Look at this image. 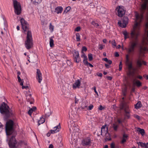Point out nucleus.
I'll return each instance as SVG.
<instances>
[{"label":"nucleus","mask_w":148,"mask_h":148,"mask_svg":"<svg viewBox=\"0 0 148 148\" xmlns=\"http://www.w3.org/2000/svg\"><path fill=\"white\" fill-rule=\"evenodd\" d=\"M60 128L61 127L60 125V124L59 123L58 125L54 127V129L53 130H50L51 133L53 134L56 133H57L59 131Z\"/></svg>","instance_id":"obj_15"},{"label":"nucleus","mask_w":148,"mask_h":148,"mask_svg":"<svg viewBox=\"0 0 148 148\" xmlns=\"http://www.w3.org/2000/svg\"><path fill=\"white\" fill-rule=\"evenodd\" d=\"M49 148H53V145L52 144H50L49 147Z\"/></svg>","instance_id":"obj_63"},{"label":"nucleus","mask_w":148,"mask_h":148,"mask_svg":"<svg viewBox=\"0 0 148 148\" xmlns=\"http://www.w3.org/2000/svg\"><path fill=\"white\" fill-rule=\"evenodd\" d=\"M112 44L113 46H114V47H116V42L114 40H113L112 42Z\"/></svg>","instance_id":"obj_39"},{"label":"nucleus","mask_w":148,"mask_h":148,"mask_svg":"<svg viewBox=\"0 0 148 148\" xmlns=\"http://www.w3.org/2000/svg\"><path fill=\"white\" fill-rule=\"evenodd\" d=\"M140 56H139L138 59L136 61V64L138 67H140L142 65V63L141 60L140 59Z\"/></svg>","instance_id":"obj_24"},{"label":"nucleus","mask_w":148,"mask_h":148,"mask_svg":"<svg viewBox=\"0 0 148 148\" xmlns=\"http://www.w3.org/2000/svg\"><path fill=\"white\" fill-rule=\"evenodd\" d=\"M120 109L124 110L123 115L124 116V119H130L131 111L129 109L128 105L124 100L121 103Z\"/></svg>","instance_id":"obj_3"},{"label":"nucleus","mask_w":148,"mask_h":148,"mask_svg":"<svg viewBox=\"0 0 148 148\" xmlns=\"http://www.w3.org/2000/svg\"><path fill=\"white\" fill-rule=\"evenodd\" d=\"M76 39L77 41H79L80 40V36L78 33H77L76 34Z\"/></svg>","instance_id":"obj_29"},{"label":"nucleus","mask_w":148,"mask_h":148,"mask_svg":"<svg viewBox=\"0 0 148 148\" xmlns=\"http://www.w3.org/2000/svg\"><path fill=\"white\" fill-rule=\"evenodd\" d=\"M101 135L103 136H106L107 135H109V134L108 133V127H106V129H101Z\"/></svg>","instance_id":"obj_17"},{"label":"nucleus","mask_w":148,"mask_h":148,"mask_svg":"<svg viewBox=\"0 0 148 148\" xmlns=\"http://www.w3.org/2000/svg\"><path fill=\"white\" fill-rule=\"evenodd\" d=\"M122 67V64L121 62H120L119 64V71L121 70Z\"/></svg>","instance_id":"obj_38"},{"label":"nucleus","mask_w":148,"mask_h":148,"mask_svg":"<svg viewBox=\"0 0 148 148\" xmlns=\"http://www.w3.org/2000/svg\"><path fill=\"white\" fill-rule=\"evenodd\" d=\"M89 65V66L91 67H93V66L92 64H90L88 62V63L86 64V65Z\"/></svg>","instance_id":"obj_55"},{"label":"nucleus","mask_w":148,"mask_h":148,"mask_svg":"<svg viewBox=\"0 0 148 148\" xmlns=\"http://www.w3.org/2000/svg\"><path fill=\"white\" fill-rule=\"evenodd\" d=\"M118 126V125H116L115 124H113L112 126V127L113 128L114 130L116 131L117 130Z\"/></svg>","instance_id":"obj_32"},{"label":"nucleus","mask_w":148,"mask_h":148,"mask_svg":"<svg viewBox=\"0 0 148 148\" xmlns=\"http://www.w3.org/2000/svg\"><path fill=\"white\" fill-rule=\"evenodd\" d=\"M128 136L127 134H124L123 135V138H122V140L121 142V143L122 144L124 143L127 140Z\"/></svg>","instance_id":"obj_22"},{"label":"nucleus","mask_w":148,"mask_h":148,"mask_svg":"<svg viewBox=\"0 0 148 148\" xmlns=\"http://www.w3.org/2000/svg\"><path fill=\"white\" fill-rule=\"evenodd\" d=\"M81 28L80 27H77L75 29V31L79 32Z\"/></svg>","instance_id":"obj_41"},{"label":"nucleus","mask_w":148,"mask_h":148,"mask_svg":"<svg viewBox=\"0 0 148 148\" xmlns=\"http://www.w3.org/2000/svg\"><path fill=\"white\" fill-rule=\"evenodd\" d=\"M45 119L44 118L42 117H40V120L38 122V125H39L45 122Z\"/></svg>","instance_id":"obj_25"},{"label":"nucleus","mask_w":148,"mask_h":148,"mask_svg":"<svg viewBox=\"0 0 148 148\" xmlns=\"http://www.w3.org/2000/svg\"><path fill=\"white\" fill-rule=\"evenodd\" d=\"M118 13V15L120 17H122L125 14V10L123 6H119L116 8Z\"/></svg>","instance_id":"obj_9"},{"label":"nucleus","mask_w":148,"mask_h":148,"mask_svg":"<svg viewBox=\"0 0 148 148\" xmlns=\"http://www.w3.org/2000/svg\"><path fill=\"white\" fill-rule=\"evenodd\" d=\"M103 60H104V61L106 62H108V61L109 60H108V58H103Z\"/></svg>","instance_id":"obj_59"},{"label":"nucleus","mask_w":148,"mask_h":148,"mask_svg":"<svg viewBox=\"0 0 148 148\" xmlns=\"http://www.w3.org/2000/svg\"><path fill=\"white\" fill-rule=\"evenodd\" d=\"M146 9H140L141 14H139L138 13L135 14L136 20L134 26L133 30L132 31L131 35V41L127 51L128 54L126 55V64L128 66V71H131L133 69L132 62L130 60L129 55H133L134 53L135 48L138 44V37L140 35L139 30L140 23L143 19V14L145 13Z\"/></svg>","instance_id":"obj_1"},{"label":"nucleus","mask_w":148,"mask_h":148,"mask_svg":"<svg viewBox=\"0 0 148 148\" xmlns=\"http://www.w3.org/2000/svg\"><path fill=\"white\" fill-rule=\"evenodd\" d=\"M115 56L116 57H118L119 56V55L118 52H116L115 53Z\"/></svg>","instance_id":"obj_57"},{"label":"nucleus","mask_w":148,"mask_h":148,"mask_svg":"<svg viewBox=\"0 0 148 148\" xmlns=\"http://www.w3.org/2000/svg\"><path fill=\"white\" fill-rule=\"evenodd\" d=\"M33 1L34 4L36 5L40 3L41 1V0H34Z\"/></svg>","instance_id":"obj_31"},{"label":"nucleus","mask_w":148,"mask_h":148,"mask_svg":"<svg viewBox=\"0 0 148 148\" xmlns=\"http://www.w3.org/2000/svg\"><path fill=\"white\" fill-rule=\"evenodd\" d=\"M139 146H140L142 148H148V143H145L139 142L137 143Z\"/></svg>","instance_id":"obj_18"},{"label":"nucleus","mask_w":148,"mask_h":148,"mask_svg":"<svg viewBox=\"0 0 148 148\" xmlns=\"http://www.w3.org/2000/svg\"><path fill=\"white\" fill-rule=\"evenodd\" d=\"M33 112V110L32 109H31L28 111V114L29 115H31Z\"/></svg>","instance_id":"obj_40"},{"label":"nucleus","mask_w":148,"mask_h":148,"mask_svg":"<svg viewBox=\"0 0 148 148\" xmlns=\"http://www.w3.org/2000/svg\"><path fill=\"white\" fill-rule=\"evenodd\" d=\"M45 114L46 116H49L50 114V113L49 112L48 113H47L45 111Z\"/></svg>","instance_id":"obj_45"},{"label":"nucleus","mask_w":148,"mask_h":148,"mask_svg":"<svg viewBox=\"0 0 148 148\" xmlns=\"http://www.w3.org/2000/svg\"><path fill=\"white\" fill-rule=\"evenodd\" d=\"M84 58L83 62L84 63V64L86 65V64L88 63V62L87 61V57H85L83 58Z\"/></svg>","instance_id":"obj_33"},{"label":"nucleus","mask_w":148,"mask_h":148,"mask_svg":"<svg viewBox=\"0 0 148 148\" xmlns=\"http://www.w3.org/2000/svg\"><path fill=\"white\" fill-rule=\"evenodd\" d=\"M115 145L114 143H112L111 145V148H114Z\"/></svg>","instance_id":"obj_50"},{"label":"nucleus","mask_w":148,"mask_h":148,"mask_svg":"<svg viewBox=\"0 0 148 148\" xmlns=\"http://www.w3.org/2000/svg\"><path fill=\"white\" fill-rule=\"evenodd\" d=\"M129 19L126 16L124 17L121 21H119L118 24L119 26L122 28H125L128 23Z\"/></svg>","instance_id":"obj_7"},{"label":"nucleus","mask_w":148,"mask_h":148,"mask_svg":"<svg viewBox=\"0 0 148 148\" xmlns=\"http://www.w3.org/2000/svg\"><path fill=\"white\" fill-rule=\"evenodd\" d=\"M107 62L109 64H111L112 63V61L111 60H109Z\"/></svg>","instance_id":"obj_56"},{"label":"nucleus","mask_w":148,"mask_h":148,"mask_svg":"<svg viewBox=\"0 0 148 148\" xmlns=\"http://www.w3.org/2000/svg\"><path fill=\"white\" fill-rule=\"evenodd\" d=\"M134 116L135 118L137 119L138 120H139L140 119V116L137 115L135 114Z\"/></svg>","instance_id":"obj_43"},{"label":"nucleus","mask_w":148,"mask_h":148,"mask_svg":"<svg viewBox=\"0 0 148 148\" xmlns=\"http://www.w3.org/2000/svg\"><path fill=\"white\" fill-rule=\"evenodd\" d=\"M93 89H94V91L95 92V93L98 95V92H97V91H96V88L95 87H94L93 88Z\"/></svg>","instance_id":"obj_54"},{"label":"nucleus","mask_w":148,"mask_h":148,"mask_svg":"<svg viewBox=\"0 0 148 148\" xmlns=\"http://www.w3.org/2000/svg\"><path fill=\"white\" fill-rule=\"evenodd\" d=\"M0 111L2 114H5L7 116H9L12 114V112L10 111L9 107L5 102H3L0 107Z\"/></svg>","instance_id":"obj_4"},{"label":"nucleus","mask_w":148,"mask_h":148,"mask_svg":"<svg viewBox=\"0 0 148 148\" xmlns=\"http://www.w3.org/2000/svg\"><path fill=\"white\" fill-rule=\"evenodd\" d=\"M36 70V78L38 82L40 83L42 80V74L39 69H37Z\"/></svg>","instance_id":"obj_11"},{"label":"nucleus","mask_w":148,"mask_h":148,"mask_svg":"<svg viewBox=\"0 0 148 148\" xmlns=\"http://www.w3.org/2000/svg\"><path fill=\"white\" fill-rule=\"evenodd\" d=\"M81 84V82L79 79L75 81V82L73 84V88H79Z\"/></svg>","instance_id":"obj_16"},{"label":"nucleus","mask_w":148,"mask_h":148,"mask_svg":"<svg viewBox=\"0 0 148 148\" xmlns=\"http://www.w3.org/2000/svg\"><path fill=\"white\" fill-rule=\"evenodd\" d=\"M71 9V8L70 6L67 7L66 9L64 11V12H66L67 13Z\"/></svg>","instance_id":"obj_37"},{"label":"nucleus","mask_w":148,"mask_h":148,"mask_svg":"<svg viewBox=\"0 0 148 148\" xmlns=\"http://www.w3.org/2000/svg\"><path fill=\"white\" fill-rule=\"evenodd\" d=\"M142 64H144V65H146V63L145 62V61H142Z\"/></svg>","instance_id":"obj_62"},{"label":"nucleus","mask_w":148,"mask_h":148,"mask_svg":"<svg viewBox=\"0 0 148 148\" xmlns=\"http://www.w3.org/2000/svg\"><path fill=\"white\" fill-rule=\"evenodd\" d=\"M134 84H135L138 87H139L141 86L142 83L138 80H136V79H134L133 80Z\"/></svg>","instance_id":"obj_21"},{"label":"nucleus","mask_w":148,"mask_h":148,"mask_svg":"<svg viewBox=\"0 0 148 148\" xmlns=\"http://www.w3.org/2000/svg\"><path fill=\"white\" fill-rule=\"evenodd\" d=\"M100 46L99 47V49H100V50H102L103 48H104L105 46H103L101 45H99Z\"/></svg>","instance_id":"obj_46"},{"label":"nucleus","mask_w":148,"mask_h":148,"mask_svg":"<svg viewBox=\"0 0 148 148\" xmlns=\"http://www.w3.org/2000/svg\"><path fill=\"white\" fill-rule=\"evenodd\" d=\"M137 78H139V79H142L143 77L142 76L140 75H138L137 77Z\"/></svg>","instance_id":"obj_58"},{"label":"nucleus","mask_w":148,"mask_h":148,"mask_svg":"<svg viewBox=\"0 0 148 148\" xmlns=\"http://www.w3.org/2000/svg\"><path fill=\"white\" fill-rule=\"evenodd\" d=\"M97 75L98 76L101 77L102 76V74L101 73H97Z\"/></svg>","instance_id":"obj_51"},{"label":"nucleus","mask_w":148,"mask_h":148,"mask_svg":"<svg viewBox=\"0 0 148 148\" xmlns=\"http://www.w3.org/2000/svg\"><path fill=\"white\" fill-rule=\"evenodd\" d=\"M8 145L10 148H17L19 143L17 142L14 136H12L8 142Z\"/></svg>","instance_id":"obj_6"},{"label":"nucleus","mask_w":148,"mask_h":148,"mask_svg":"<svg viewBox=\"0 0 148 148\" xmlns=\"http://www.w3.org/2000/svg\"><path fill=\"white\" fill-rule=\"evenodd\" d=\"M104 108L101 106L100 105V107L99 108V109L100 110H102Z\"/></svg>","instance_id":"obj_53"},{"label":"nucleus","mask_w":148,"mask_h":148,"mask_svg":"<svg viewBox=\"0 0 148 148\" xmlns=\"http://www.w3.org/2000/svg\"><path fill=\"white\" fill-rule=\"evenodd\" d=\"M26 99L28 102H30V104L33 103V99L31 97V94H29L26 96Z\"/></svg>","instance_id":"obj_19"},{"label":"nucleus","mask_w":148,"mask_h":148,"mask_svg":"<svg viewBox=\"0 0 148 148\" xmlns=\"http://www.w3.org/2000/svg\"><path fill=\"white\" fill-rule=\"evenodd\" d=\"M93 107V106L92 105H90L89 106V110H92Z\"/></svg>","instance_id":"obj_49"},{"label":"nucleus","mask_w":148,"mask_h":148,"mask_svg":"<svg viewBox=\"0 0 148 148\" xmlns=\"http://www.w3.org/2000/svg\"><path fill=\"white\" fill-rule=\"evenodd\" d=\"M106 10V9L105 8L103 7H101L100 8V12L102 14H104Z\"/></svg>","instance_id":"obj_30"},{"label":"nucleus","mask_w":148,"mask_h":148,"mask_svg":"<svg viewBox=\"0 0 148 148\" xmlns=\"http://www.w3.org/2000/svg\"><path fill=\"white\" fill-rule=\"evenodd\" d=\"M123 34L124 35V38L125 40L129 37L128 34L126 31H123Z\"/></svg>","instance_id":"obj_28"},{"label":"nucleus","mask_w":148,"mask_h":148,"mask_svg":"<svg viewBox=\"0 0 148 148\" xmlns=\"http://www.w3.org/2000/svg\"><path fill=\"white\" fill-rule=\"evenodd\" d=\"M13 121L11 120H10L7 122L5 126V131L7 135L11 134L13 132Z\"/></svg>","instance_id":"obj_5"},{"label":"nucleus","mask_w":148,"mask_h":148,"mask_svg":"<svg viewBox=\"0 0 148 148\" xmlns=\"http://www.w3.org/2000/svg\"><path fill=\"white\" fill-rule=\"evenodd\" d=\"M144 77H146V79H148V75H144Z\"/></svg>","instance_id":"obj_64"},{"label":"nucleus","mask_w":148,"mask_h":148,"mask_svg":"<svg viewBox=\"0 0 148 148\" xmlns=\"http://www.w3.org/2000/svg\"><path fill=\"white\" fill-rule=\"evenodd\" d=\"M3 125L0 122V133L3 130Z\"/></svg>","instance_id":"obj_44"},{"label":"nucleus","mask_w":148,"mask_h":148,"mask_svg":"<svg viewBox=\"0 0 148 148\" xmlns=\"http://www.w3.org/2000/svg\"><path fill=\"white\" fill-rule=\"evenodd\" d=\"M53 37H51L50 38V42H49V43H50V47H53L54 45V41L53 39H52Z\"/></svg>","instance_id":"obj_27"},{"label":"nucleus","mask_w":148,"mask_h":148,"mask_svg":"<svg viewBox=\"0 0 148 148\" xmlns=\"http://www.w3.org/2000/svg\"><path fill=\"white\" fill-rule=\"evenodd\" d=\"M105 66L107 68H108L110 67V66L107 64H105Z\"/></svg>","instance_id":"obj_61"},{"label":"nucleus","mask_w":148,"mask_h":148,"mask_svg":"<svg viewBox=\"0 0 148 148\" xmlns=\"http://www.w3.org/2000/svg\"><path fill=\"white\" fill-rule=\"evenodd\" d=\"M69 130L70 131L72 132H76L78 131L79 129L77 127L76 125L74 123H73L72 125H69Z\"/></svg>","instance_id":"obj_12"},{"label":"nucleus","mask_w":148,"mask_h":148,"mask_svg":"<svg viewBox=\"0 0 148 148\" xmlns=\"http://www.w3.org/2000/svg\"><path fill=\"white\" fill-rule=\"evenodd\" d=\"M20 22L24 31L25 32L27 30V39L25 42V46L26 48L29 50L32 48L33 45L32 33L30 31L28 30V24L23 18L21 19Z\"/></svg>","instance_id":"obj_2"},{"label":"nucleus","mask_w":148,"mask_h":148,"mask_svg":"<svg viewBox=\"0 0 148 148\" xmlns=\"http://www.w3.org/2000/svg\"><path fill=\"white\" fill-rule=\"evenodd\" d=\"M91 24L95 27H97L99 26V24L97 23H95L94 21H92L91 23Z\"/></svg>","instance_id":"obj_36"},{"label":"nucleus","mask_w":148,"mask_h":148,"mask_svg":"<svg viewBox=\"0 0 148 148\" xmlns=\"http://www.w3.org/2000/svg\"><path fill=\"white\" fill-rule=\"evenodd\" d=\"M107 78L109 80H111L112 79V77L111 76H108L107 77Z\"/></svg>","instance_id":"obj_60"},{"label":"nucleus","mask_w":148,"mask_h":148,"mask_svg":"<svg viewBox=\"0 0 148 148\" xmlns=\"http://www.w3.org/2000/svg\"><path fill=\"white\" fill-rule=\"evenodd\" d=\"M87 56L85 55V53L83 52H82V55L81 56V57L82 58H84L85 57H86Z\"/></svg>","instance_id":"obj_47"},{"label":"nucleus","mask_w":148,"mask_h":148,"mask_svg":"<svg viewBox=\"0 0 148 148\" xmlns=\"http://www.w3.org/2000/svg\"><path fill=\"white\" fill-rule=\"evenodd\" d=\"M142 105L141 102L140 101H138L136 104L135 105V108L138 109L141 107Z\"/></svg>","instance_id":"obj_26"},{"label":"nucleus","mask_w":148,"mask_h":148,"mask_svg":"<svg viewBox=\"0 0 148 148\" xmlns=\"http://www.w3.org/2000/svg\"><path fill=\"white\" fill-rule=\"evenodd\" d=\"M82 144L84 146H90L91 144L90 138L89 137H88L83 139L82 141Z\"/></svg>","instance_id":"obj_10"},{"label":"nucleus","mask_w":148,"mask_h":148,"mask_svg":"<svg viewBox=\"0 0 148 148\" xmlns=\"http://www.w3.org/2000/svg\"><path fill=\"white\" fill-rule=\"evenodd\" d=\"M127 76L130 78L133 79V80H134V79H136L135 72L134 71H128L127 72Z\"/></svg>","instance_id":"obj_13"},{"label":"nucleus","mask_w":148,"mask_h":148,"mask_svg":"<svg viewBox=\"0 0 148 148\" xmlns=\"http://www.w3.org/2000/svg\"><path fill=\"white\" fill-rule=\"evenodd\" d=\"M137 131L139 133L141 134L142 136L144 135L145 131L143 129H141L139 127H138L137 129Z\"/></svg>","instance_id":"obj_23"},{"label":"nucleus","mask_w":148,"mask_h":148,"mask_svg":"<svg viewBox=\"0 0 148 148\" xmlns=\"http://www.w3.org/2000/svg\"><path fill=\"white\" fill-rule=\"evenodd\" d=\"M63 8L61 6H58L55 9V12L58 14L61 13L63 10Z\"/></svg>","instance_id":"obj_20"},{"label":"nucleus","mask_w":148,"mask_h":148,"mask_svg":"<svg viewBox=\"0 0 148 148\" xmlns=\"http://www.w3.org/2000/svg\"><path fill=\"white\" fill-rule=\"evenodd\" d=\"M88 57L89 61H91L92 60V54H89L88 55Z\"/></svg>","instance_id":"obj_35"},{"label":"nucleus","mask_w":148,"mask_h":148,"mask_svg":"<svg viewBox=\"0 0 148 148\" xmlns=\"http://www.w3.org/2000/svg\"><path fill=\"white\" fill-rule=\"evenodd\" d=\"M49 29L51 32H53L54 29V26L52 25L51 23H50Z\"/></svg>","instance_id":"obj_34"},{"label":"nucleus","mask_w":148,"mask_h":148,"mask_svg":"<svg viewBox=\"0 0 148 148\" xmlns=\"http://www.w3.org/2000/svg\"><path fill=\"white\" fill-rule=\"evenodd\" d=\"M17 78L18 79V82H21V80L20 76H19V75H17Z\"/></svg>","instance_id":"obj_52"},{"label":"nucleus","mask_w":148,"mask_h":148,"mask_svg":"<svg viewBox=\"0 0 148 148\" xmlns=\"http://www.w3.org/2000/svg\"><path fill=\"white\" fill-rule=\"evenodd\" d=\"M79 99L76 98V97H75V103H78V102L79 101Z\"/></svg>","instance_id":"obj_48"},{"label":"nucleus","mask_w":148,"mask_h":148,"mask_svg":"<svg viewBox=\"0 0 148 148\" xmlns=\"http://www.w3.org/2000/svg\"><path fill=\"white\" fill-rule=\"evenodd\" d=\"M13 5L15 13L17 15L20 14L21 12V6L19 3L14 0L13 1Z\"/></svg>","instance_id":"obj_8"},{"label":"nucleus","mask_w":148,"mask_h":148,"mask_svg":"<svg viewBox=\"0 0 148 148\" xmlns=\"http://www.w3.org/2000/svg\"><path fill=\"white\" fill-rule=\"evenodd\" d=\"M87 50V49L86 47L84 46L82 48V52H83V51H86Z\"/></svg>","instance_id":"obj_42"},{"label":"nucleus","mask_w":148,"mask_h":148,"mask_svg":"<svg viewBox=\"0 0 148 148\" xmlns=\"http://www.w3.org/2000/svg\"><path fill=\"white\" fill-rule=\"evenodd\" d=\"M73 56L75 58V61L76 62L78 63L81 60L79 56V52L77 51H75Z\"/></svg>","instance_id":"obj_14"}]
</instances>
